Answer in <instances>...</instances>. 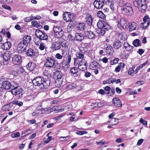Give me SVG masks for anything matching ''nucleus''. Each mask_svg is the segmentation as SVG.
Segmentation results:
<instances>
[{"label":"nucleus","instance_id":"obj_1","mask_svg":"<svg viewBox=\"0 0 150 150\" xmlns=\"http://www.w3.org/2000/svg\"><path fill=\"white\" fill-rule=\"evenodd\" d=\"M62 55L64 58L66 57L67 58V61L65 59H63V61L61 62L62 67H64L66 66H68L69 64L70 63L71 59V55L69 54V52L64 50H62Z\"/></svg>","mask_w":150,"mask_h":150},{"label":"nucleus","instance_id":"obj_2","mask_svg":"<svg viewBox=\"0 0 150 150\" xmlns=\"http://www.w3.org/2000/svg\"><path fill=\"white\" fill-rule=\"evenodd\" d=\"M51 40H49L50 41H52V48L54 50H60L62 47V42L58 38H54Z\"/></svg>","mask_w":150,"mask_h":150},{"label":"nucleus","instance_id":"obj_3","mask_svg":"<svg viewBox=\"0 0 150 150\" xmlns=\"http://www.w3.org/2000/svg\"><path fill=\"white\" fill-rule=\"evenodd\" d=\"M122 10L124 13L128 15L131 16L133 13L132 8L128 3H126L124 4Z\"/></svg>","mask_w":150,"mask_h":150},{"label":"nucleus","instance_id":"obj_4","mask_svg":"<svg viewBox=\"0 0 150 150\" xmlns=\"http://www.w3.org/2000/svg\"><path fill=\"white\" fill-rule=\"evenodd\" d=\"M35 33L36 37L40 40H47L48 39L47 35L40 30H37L35 31Z\"/></svg>","mask_w":150,"mask_h":150},{"label":"nucleus","instance_id":"obj_5","mask_svg":"<svg viewBox=\"0 0 150 150\" xmlns=\"http://www.w3.org/2000/svg\"><path fill=\"white\" fill-rule=\"evenodd\" d=\"M63 18L66 22H72L74 20L75 17L74 14L71 13L70 12H67L64 13Z\"/></svg>","mask_w":150,"mask_h":150},{"label":"nucleus","instance_id":"obj_6","mask_svg":"<svg viewBox=\"0 0 150 150\" xmlns=\"http://www.w3.org/2000/svg\"><path fill=\"white\" fill-rule=\"evenodd\" d=\"M22 61V57L19 54H15L13 56L12 62L15 65L19 64Z\"/></svg>","mask_w":150,"mask_h":150},{"label":"nucleus","instance_id":"obj_7","mask_svg":"<svg viewBox=\"0 0 150 150\" xmlns=\"http://www.w3.org/2000/svg\"><path fill=\"white\" fill-rule=\"evenodd\" d=\"M53 30L54 32L55 35L58 38L63 36L64 32L62 29L60 27H54L53 28Z\"/></svg>","mask_w":150,"mask_h":150},{"label":"nucleus","instance_id":"obj_8","mask_svg":"<svg viewBox=\"0 0 150 150\" xmlns=\"http://www.w3.org/2000/svg\"><path fill=\"white\" fill-rule=\"evenodd\" d=\"M55 63V60L53 59L51 57H48L45 61V65L47 67L51 68L54 66Z\"/></svg>","mask_w":150,"mask_h":150},{"label":"nucleus","instance_id":"obj_9","mask_svg":"<svg viewBox=\"0 0 150 150\" xmlns=\"http://www.w3.org/2000/svg\"><path fill=\"white\" fill-rule=\"evenodd\" d=\"M23 91L22 89L20 87H18L12 89L11 90V93L14 95H17L20 97L23 95Z\"/></svg>","mask_w":150,"mask_h":150},{"label":"nucleus","instance_id":"obj_10","mask_svg":"<svg viewBox=\"0 0 150 150\" xmlns=\"http://www.w3.org/2000/svg\"><path fill=\"white\" fill-rule=\"evenodd\" d=\"M97 26L99 29L108 30L110 28V25L103 21H99L97 23Z\"/></svg>","mask_w":150,"mask_h":150},{"label":"nucleus","instance_id":"obj_11","mask_svg":"<svg viewBox=\"0 0 150 150\" xmlns=\"http://www.w3.org/2000/svg\"><path fill=\"white\" fill-rule=\"evenodd\" d=\"M27 45L25 44L24 43L21 41L18 45L17 47V51L18 53H21L24 52Z\"/></svg>","mask_w":150,"mask_h":150},{"label":"nucleus","instance_id":"obj_12","mask_svg":"<svg viewBox=\"0 0 150 150\" xmlns=\"http://www.w3.org/2000/svg\"><path fill=\"white\" fill-rule=\"evenodd\" d=\"M88 64L85 59H83L79 62L78 68L80 70L84 71L87 69Z\"/></svg>","mask_w":150,"mask_h":150},{"label":"nucleus","instance_id":"obj_13","mask_svg":"<svg viewBox=\"0 0 150 150\" xmlns=\"http://www.w3.org/2000/svg\"><path fill=\"white\" fill-rule=\"evenodd\" d=\"M43 79L40 76H38L35 78L32 81V83L34 86H39L40 88L41 84L42 83Z\"/></svg>","mask_w":150,"mask_h":150},{"label":"nucleus","instance_id":"obj_14","mask_svg":"<svg viewBox=\"0 0 150 150\" xmlns=\"http://www.w3.org/2000/svg\"><path fill=\"white\" fill-rule=\"evenodd\" d=\"M128 24L126 19L125 18H123L120 19V24H118V26L119 27L121 26L123 29H125L128 27Z\"/></svg>","mask_w":150,"mask_h":150},{"label":"nucleus","instance_id":"obj_15","mask_svg":"<svg viewBox=\"0 0 150 150\" xmlns=\"http://www.w3.org/2000/svg\"><path fill=\"white\" fill-rule=\"evenodd\" d=\"M2 81H3L2 86L4 89L8 90L11 88V83L7 79H3Z\"/></svg>","mask_w":150,"mask_h":150},{"label":"nucleus","instance_id":"obj_16","mask_svg":"<svg viewBox=\"0 0 150 150\" xmlns=\"http://www.w3.org/2000/svg\"><path fill=\"white\" fill-rule=\"evenodd\" d=\"M104 4V1L103 0H96L93 3L94 7L97 8H102Z\"/></svg>","mask_w":150,"mask_h":150},{"label":"nucleus","instance_id":"obj_17","mask_svg":"<svg viewBox=\"0 0 150 150\" xmlns=\"http://www.w3.org/2000/svg\"><path fill=\"white\" fill-rule=\"evenodd\" d=\"M50 80H44L43 79L42 81V84H41L40 89H42L47 88L50 86Z\"/></svg>","mask_w":150,"mask_h":150},{"label":"nucleus","instance_id":"obj_18","mask_svg":"<svg viewBox=\"0 0 150 150\" xmlns=\"http://www.w3.org/2000/svg\"><path fill=\"white\" fill-rule=\"evenodd\" d=\"M76 56L77 58L74 59V64L75 65H76L78 64L79 61V59H83L84 57V54L82 53L79 52H77L76 53Z\"/></svg>","mask_w":150,"mask_h":150},{"label":"nucleus","instance_id":"obj_19","mask_svg":"<svg viewBox=\"0 0 150 150\" xmlns=\"http://www.w3.org/2000/svg\"><path fill=\"white\" fill-rule=\"evenodd\" d=\"M129 27V31L130 32L138 29V25L134 22H132L130 23Z\"/></svg>","mask_w":150,"mask_h":150},{"label":"nucleus","instance_id":"obj_20","mask_svg":"<svg viewBox=\"0 0 150 150\" xmlns=\"http://www.w3.org/2000/svg\"><path fill=\"white\" fill-rule=\"evenodd\" d=\"M1 57H3V60L5 61L4 63L7 64L8 63V61L10 59V54L8 52L4 53L3 54L1 55Z\"/></svg>","mask_w":150,"mask_h":150},{"label":"nucleus","instance_id":"obj_21","mask_svg":"<svg viewBox=\"0 0 150 150\" xmlns=\"http://www.w3.org/2000/svg\"><path fill=\"white\" fill-rule=\"evenodd\" d=\"M11 47V43L10 42H7L4 43L1 45L2 49L4 50H8Z\"/></svg>","mask_w":150,"mask_h":150},{"label":"nucleus","instance_id":"obj_22","mask_svg":"<svg viewBox=\"0 0 150 150\" xmlns=\"http://www.w3.org/2000/svg\"><path fill=\"white\" fill-rule=\"evenodd\" d=\"M27 69L30 71H32L36 67V64L33 62H30L26 65Z\"/></svg>","mask_w":150,"mask_h":150},{"label":"nucleus","instance_id":"obj_23","mask_svg":"<svg viewBox=\"0 0 150 150\" xmlns=\"http://www.w3.org/2000/svg\"><path fill=\"white\" fill-rule=\"evenodd\" d=\"M99 67L100 66L99 64L96 61L92 62L89 66L90 68L92 70L96 69L98 68H99Z\"/></svg>","mask_w":150,"mask_h":150},{"label":"nucleus","instance_id":"obj_24","mask_svg":"<svg viewBox=\"0 0 150 150\" xmlns=\"http://www.w3.org/2000/svg\"><path fill=\"white\" fill-rule=\"evenodd\" d=\"M85 35L86 37L90 39L94 38L95 37V35L91 31L85 32Z\"/></svg>","mask_w":150,"mask_h":150},{"label":"nucleus","instance_id":"obj_25","mask_svg":"<svg viewBox=\"0 0 150 150\" xmlns=\"http://www.w3.org/2000/svg\"><path fill=\"white\" fill-rule=\"evenodd\" d=\"M146 0H135L133 2V4L134 6L136 7L140 6L142 4H145V1Z\"/></svg>","mask_w":150,"mask_h":150},{"label":"nucleus","instance_id":"obj_26","mask_svg":"<svg viewBox=\"0 0 150 150\" xmlns=\"http://www.w3.org/2000/svg\"><path fill=\"white\" fill-rule=\"evenodd\" d=\"M31 40V37L28 35H25L23 38V40L21 41L24 43L25 45H28V44L30 43Z\"/></svg>","mask_w":150,"mask_h":150},{"label":"nucleus","instance_id":"obj_27","mask_svg":"<svg viewBox=\"0 0 150 150\" xmlns=\"http://www.w3.org/2000/svg\"><path fill=\"white\" fill-rule=\"evenodd\" d=\"M84 37L83 35L81 33H77L76 34L75 38L76 40L81 41L84 38Z\"/></svg>","mask_w":150,"mask_h":150},{"label":"nucleus","instance_id":"obj_28","mask_svg":"<svg viewBox=\"0 0 150 150\" xmlns=\"http://www.w3.org/2000/svg\"><path fill=\"white\" fill-rule=\"evenodd\" d=\"M114 47L115 49H118L122 45L121 42L118 40H115L113 44Z\"/></svg>","mask_w":150,"mask_h":150},{"label":"nucleus","instance_id":"obj_29","mask_svg":"<svg viewBox=\"0 0 150 150\" xmlns=\"http://www.w3.org/2000/svg\"><path fill=\"white\" fill-rule=\"evenodd\" d=\"M106 52L108 54H112L113 52V48L110 45H108L106 47Z\"/></svg>","mask_w":150,"mask_h":150},{"label":"nucleus","instance_id":"obj_30","mask_svg":"<svg viewBox=\"0 0 150 150\" xmlns=\"http://www.w3.org/2000/svg\"><path fill=\"white\" fill-rule=\"evenodd\" d=\"M26 54L28 56L32 57L35 55V52L32 49L30 48L27 51Z\"/></svg>","mask_w":150,"mask_h":150},{"label":"nucleus","instance_id":"obj_31","mask_svg":"<svg viewBox=\"0 0 150 150\" xmlns=\"http://www.w3.org/2000/svg\"><path fill=\"white\" fill-rule=\"evenodd\" d=\"M86 19L87 23L89 25H91L93 21V19L91 16L90 15H87L86 17Z\"/></svg>","mask_w":150,"mask_h":150},{"label":"nucleus","instance_id":"obj_32","mask_svg":"<svg viewBox=\"0 0 150 150\" xmlns=\"http://www.w3.org/2000/svg\"><path fill=\"white\" fill-rule=\"evenodd\" d=\"M119 38L121 40H125L127 38L125 33L122 32L120 33L118 35Z\"/></svg>","mask_w":150,"mask_h":150},{"label":"nucleus","instance_id":"obj_33","mask_svg":"<svg viewBox=\"0 0 150 150\" xmlns=\"http://www.w3.org/2000/svg\"><path fill=\"white\" fill-rule=\"evenodd\" d=\"M149 23V21H143V22L141 23V27L142 28L146 29L148 27Z\"/></svg>","mask_w":150,"mask_h":150},{"label":"nucleus","instance_id":"obj_34","mask_svg":"<svg viewBox=\"0 0 150 150\" xmlns=\"http://www.w3.org/2000/svg\"><path fill=\"white\" fill-rule=\"evenodd\" d=\"M63 80V79H57L56 80L55 83V86L57 87H60L62 85Z\"/></svg>","mask_w":150,"mask_h":150},{"label":"nucleus","instance_id":"obj_35","mask_svg":"<svg viewBox=\"0 0 150 150\" xmlns=\"http://www.w3.org/2000/svg\"><path fill=\"white\" fill-rule=\"evenodd\" d=\"M133 44L135 47H138L141 45L140 40L138 39H136L133 42Z\"/></svg>","mask_w":150,"mask_h":150},{"label":"nucleus","instance_id":"obj_36","mask_svg":"<svg viewBox=\"0 0 150 150\" xmlns=\"http://www.w3.org/2000/svg\"><path fill=\"white\" fill-rule=\"evenodd\" d=\"M55 75L57 76V79H63L62 76H63V74L61 72L59 71H56L55 74Z\"/></svg>","mask_w":150,"mask_h":150},{"label":"nucleus","instance_id":"obj_37","mask_svg":"<svg viewBox=\"0 0 150 150\" xmlns=\"http://www.w3.org/2000/svg\"><path fill=\"white\" fill-rule=\"evenodd\" d=\"M124 46L126 50L128 51H131L134 48L133 46H131L127 43H124Z\"/></svg>","mask_w":150,"mask_h":150},{"label":"nucleus","instance_id":"obj_38","mask_svg":"<svg viewBox=\"0 0 150 150\" xmlns=\"http://www.w3.org/2000/svg\"><path fill=\"white\" fill-rule=\"evenodd\" d=\"M77 27L78 30H82L83 29L85 25L83 23H79L77 24Z\"/></svg>","mask_w":150,"mask_h":150},{"label":"nucleus","instance_id":"obj_39","mask_svg":"<svg viewBox=\"0 0 150 150\" xmlns=\"http://www.w3.org/2000/svg\"><path fill=\"white\" fill-rule=\"evenodd\" d=\"M76 85L75 83L69 84L67 86V88L68 90H71L75 88Z\"/></svg>","mask_w":150,"mask_h":150},{"label":"nucleus","instance_id":"obj_40","mask_svg":"<svg viewBox=\"0 0 150 150\" xmlns=\"http://www.w3.org/2000/svg\"><path fill=\"white\" fill-rule=\"evenodd\" d=\"M97 16L100 18L104 19L105 18V16L101 11H99L97 13Z\"/></svg>","mask_w":150,"mask_h":150},{"label":"nucleus","instance_id":"obj_41","mask_svg":"<svg viewBox=\"0 0 150 150\" xmlns=\"http://www.w3.org/2000/svg\"><path fill=\"white\" fill-rule=\"evenodd\" d=\"M123 52L121 54V57L123 59H125L128 58L129 56V54H124L125 51H123Z\"/></svg>","mask_w":150,"mask_h":150},{"label":"nucleus","instance_id":"obj_42","mask_svg":"<svg viewBox=\"0 0 150 150\" xmlns=\"http://www.w3.org/2000/svg\"><path fill=\"white\" fill-rule=\"evenodd\" d=\"M71 72L73 74L77 73L78 71V69L77 67H74L71 68Z\"/></svg>","mask_w":150,"mask_h":150},{"label":"nucleus","instance_id":"obj_43","mask_svg":"<svg viewBox=\"0 0 150 150\" xmlns=\"http://www.w3.org/2000/svg\"><path fill=\"white\" fill-rule=\"evenodd\" d=\"M11 84L12 89L13 88H16L18 87V84L16 82L12 81L11 83Z\"/></svg>","mask_w":150,"mask_h":150},{"label":"nucleus","instance_id":"obj_44","mask_svg":"<svg viewBox=\"0 0 150 150\" xmlns=\"http://www.w3.org/2000/svg\"><path fill=\"white\" fill-rule=\"evenodd\" d=\"M10 104H6L5 105L3 106L2 107V110H9Z\"/></svg>","mask_w":150,"mask_h":150},{"label":"nucleus","instance_id":"obj_45","mask_svg":"<svg viewBox=\"0 0 150 150\" xmlns=\"http://www.w3.org/2000/svg\"><path fill=\"white\" fill-rule=\"evenodd\" d=\"M46 45L43 42L40 43L39 46V49L41 50H44L45 48Z\"/></svg>","mask_w":150,"mask_h":150},{"label":"nucleus","instance_id":"obj_46","mask_svg":"<svg viewBox=\"0 0 150 150\" xmlns=\"http://www.w3.org/2000/svg\"><path fill=\"white\" fill-rule=\"evenodd\" d=\"M24 72L23 69L22 67H19L18 69L17 73L19 74H21Z\"/></svg>","mask_w":150,"mask_h":150},{"label":"nucleus","instance_id":"obj_47","mask_svg":"<svg viewBox=\"0 0 150 150\" xmlns=\"http://www.w3.org/2000/svg\"><path fill=\"white\" fill-rule=\"evenodd\" d=\"M20 136V133L18 132L13 133L11 134V136L13 138H16Z\"/></svg>","mask_w":150,"mask_h":150},{"label":"nucleus","instance_id":"obj_48","mask_svg":"<svg viewBox=\"0 0 150 150\" xmlns=\"http://www.w3.org/2000/svg\"><path fill=\"white\" fill-rule=\"evenodd\" d=\"M33 19V17H28L25 18L24 21L25 22H30Z\"/></svg>","mask_w":150,"mask_h":150},{"label":"nucleus","instance_id":"obj_49","mask_svg":"<svg viewBox=\"0 0 150 150\" xmlns=\"http://www.w3.org/2000/svg\"><path fill=\"white\" fill-rule=\"evenodd\" d=\"M113 103H121L120 100L118 98H115L112 100Z\"/></svg>","mask_w":150,"mask_h":150},{"label":"nucleus","instance_id":"obj_50","mask_svg":"<svg viewBox=\"0 0 150 150\" xmlns=\"http://www.w3.org/2000/svg\"><path fill=\"white\" fill-rule=\"evenodd\" d=\"M31 23L32 25H33V26L37 28H38V27L39 25L38 24V23L35 20L31 22Z\"/></svg>","mask_w":150,"mask_h":150},{"label":"nucleus","instance_id":"obj_51","mask_svg":"<svg viewBox=\"0 0 150 150\" xmlns=\"http://www.w3.org/2000/svg\"><path fill=\"white\" fill-rule=\"evenodd\" d=\"M98 33L100 35H102L105 34V32L104 30L100 29L98 31Z\"/></svg>","mask_w":150,"mask_h":150},{"label":"nucleus","instance_id":"obj_52","mask_svg":"<svg viewBox=\"0 0 150 150\" xmlns=\"http://www.w3.org/2000/svg\"><path fill=\"white\" fill-rule=\"evenodd\" d=\"M63 55H62L59 53H57L55 55V58L58 59H62L63 57Z\"/></svg>","mask_w":150,"mask_h":150},{"label":"nucleus","instance_id":"obj_53","mask_svg":"<svg viewBox=\"0 0 150 150\" xmlns=\"http://www.w3.org/2000/svg\"><path fill=\"white\" fill-rule=\"evenodd\" d=\"M122 64L121 63L120 65L119 64L116 67V68L115 70V71L116 72H119V71H120V70L121 67L122 66H121Z\"/></svg>","mask_w":150,"mask_h":150},{"label":"nucleus","instance_id":"obj_54","mask_svg":"<svg viewBox=\"0 0 150 150\" xmlns=\"http://www.w3.org/2000/svg\"><path fill=\"white\" fill-rule=\"evenodd\" d=\"M112 121L114 122L115 123L113 122L112 124V125H115L116 124H118V123L119 122L118 120V119H116L115 118H113L112 119Z\"/></svg>","mask_w":150,"mask_h":150},{"label":"nucleus","instance_id":"obj_55","mask_svg":"<svg viewBox=\"0 0 150 150\" xmlns=\"http://www.w3.org/2000/svg\"><path fill=\"white\" fill-rule=\"evenodd\" d=\"M94 107L93 108H100L103 106V104H93Z\"/></svg>","mask_w":150,"mask_h":150},{"label":"nucleus","instance_id":"obj_56","mask_svg":"<svg viewBox=\"0 0 150 150\" xmlns=\"http://www.w3.org/2000/svg\"><path fill=\"white\" fill-rule=\"evenodd\" d=\"M140 6H141L142 9L144 11L146 10V1H145V4H142V5H141Z\"/></svg>","mask_w":150,"mask_h":150},{"label":"nucleus","instance_id":"obj_57","mask_svg":"<svg viewBox=\"0 0 150 150\" xmlns=\"http://www.w3.org/2000/svg\"><path fill=\"white\" fill-rule=\"evenodd\" d=\"M43 74L48 77L50 76V72L47 70H45L43 72Z\"/></svg>","mask_w":150,"mask_h":150},{"label":"nucleus","instance_id":"obj_58","mask_svg":"<svg viewBox=\"0 0 150 150\" xmlns=\"http://www.w3.org/2000/svg\"><path fill=\"white\" fill-rule=\"evenodd\" d=\"M87 132L86 131H78L76 132V133L79 135H82L84 134L87 133Z\"/></svg>","mask_w":150,"mask_h":150},{"label":"nucleus","instance_id":"obj_59","mask_svg":"<svg viewBox=\"0 0 150 150\" xmlns=\"http://www.w3.org/2000/svg\"><path fill=\"white\" fill-rule=\"evenodd\" d=\"M139 122L141 123L142 124L144 125H146L147 124V122L146 121L143 120L142 118H141L139 121Z\"/></svg>","mask_w":150,"mask_h":150},{"label":"nucleus","instance_id":"obj_60","mask_svg":"<svg viewBox=\"0 0 150 150\" xmlns=\"http://www.w3.org/2000/svg\"><path fill=\"white\" fill-rule=\"evenodd\" d=\"M148 61H146L145 62L140 65L139 67H137V68H139L140 70V69L141 68H142L143 67L145 66L146 64H148Z\"/></svg>","mask_w":150,"mask_h":150},{"label":"nucleus","instance_id":"obj_61","mask_svg":"<svg viewBox=\"0 0 150 150\" xmlns=\"http://www.w3.org/2000/svg\"><path fill=\"white\" fill-rule=\"evenodd\" d=\"M109 5H110V6L111 9V10L113 11L115 10V7L113 4V3H112V2H111L110 4Z\"/></svg>","mask_w":150,"mask_h":150},{"label":"nucleus","instance_id":"obj_62","mask_svg":"<svg viewBox=\"0 0 150 150\" xmlns=\"http://www.w3.org/2000/svg\"><path fill=\"white\" fill-rule=\"evenodd\" d=\"M68 138H69V136H67L64 137H60V139L61 141H64L65 140H67V139H66Z\"/></svg>","mask_w":150,"mask_h":150},{"label":"nucleus","instance_id":"obj_63","mask_svg":"<svg viewBox=\"0 0 150 150\" xmlns=\"http://www.w3.org/2000/svg\"><path fill=\"white\" fill-rule=\"evenodd\" d=\"M27 121L30 125H32L36 123V120L34 119H33L31 120H28Z\"/></svg>","mask_w":150,"mask_h":150},{"label":"nucleus","instance_id":"obj_64","mask_svg":"<svg viewBox=\"0 0 150 150\" xmlns=\"http://www.w3.org/2000/svg\"><path fill=\"white\" fill-rule=\"evenodd\" d=\"M73 38L71 35H68L67 39L69 41H72L73 40Z\"/></svg>","mask_w":150,"mask_h":150}]
</instances>
